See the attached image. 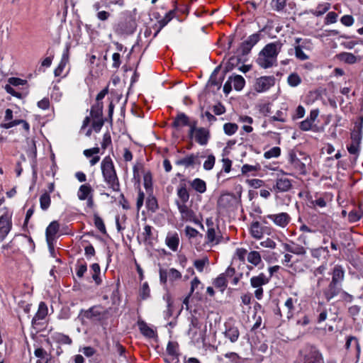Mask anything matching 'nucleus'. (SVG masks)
Returning a JSON list of instances; mask_svg holds the SVG:
<instances>
[{"instance_id": "1", "label": "nucleus", "mask_w": 363, "mask_h": 363, "mask_svg": "<svg viewBox=\"0 0 363 363\" xmlns=\"http://www.w3.org/2000/svg\"><path fill=\"white\" fill-rule=\"evenodd\" d=\"M282 46L283 43L279 40L267 44L258 55L256 60L258 65L264 69L276 65Z\"/></svg>"}, {"instance_id": "2", "label": "nucleus", "mask_w": 363, "mask_h": 363, "mask_svg": "<svg viewBox=\"0 0 363 363\" xmlns=\"http://www.w3.org/2000/svg\"><path fill=\"white\" fill-rule=\"evenodd\" d=\"M101 169L104 182L114 191H120V184L113 162L109 156L105 157L101 163Z\"/></svg>"}, {"instance_id": "3", "label": "nucleus", "mask_w": 363, "mask_h": 363, "mask_svg": "<svg viewBox=\"0 0 363 363\" xmlns=\"http://www.w3.org/2000/svg\"><path fill=\"white\" fill-rule=\"evenodd\" d=\"M295 363H325L323 355L314 345H306L298 352Z\"/></svg>"}, {"instance_id": "4", "label": "nucleus", "mask_w": 363, "mask_h": 363, "mask_svg": "<svg viewBox=\"0 0 363 363\" xmlns=\"http://www.w3.org/2000/svg\"><path fill=\"white\" fill-rule=\"evenodd\" d=\"M206 328H202L199 319L192 315L190 318V324L187 332L191 342L194 345H203L206 340Z\"/></svg>"}, {"instance_id": "5", "label": "nucleus", "mask_w": 363, "mask_h": 363, "mask_svg": "<svg viewBox=\"0 0 363 363\" xmlns=\"http://www.w3.org/2000/svg\"><path fill=\"white\" fill-rule=\"evenodd\" d=\"M106 316V311L100 305L94 306L87 310L82 309L78 315V319L84 323L86 320L92 322L101 321Z\"/></svg>"}, {"instance_id": "6", "label": "nucleus", "mask_w": 363, "mask_h": 363, "mask_svg": "<svg viewBox=\"0 0 363 363\" xmlns=\"http://www.w3.org/2000/svg\"><path fill=\"white\" fill-rule=\"evenodd\" d=\"M301 157H298L295 154H291L289 157V163L291 167L302 175L307 173L306 165L311 162V159L304 153L299 154Z\"/></svg>"}, {"instance_id": "7", "label": "nucleus", "mask_w": 363, "mask_h": 363, "mask_svg": "<svg viewBox=\"0 0 363 363\" xmlns=\"http://www.w3.org/2000/svg\"><path fill=\"white\" fill-rule=\"evenodd\" d=\"M0 242L4 241L12 228V213L4 207L0 210Z\"/></svg>"}, {"instance_id": "8", "label": "nucleus", "mask_w": 363, "mask_h": 363, "mask_svg": "<svg viewBox=\"0 0 363 363\" xmlns=\"http://www.w3.org/2000/svg\"><path fill=\"white\" fill-rule=\"evenodd\" d=\"M206 225L207 243L211 245H218L222 239L221 233L218 225L214 224L213 220L208 218L206 220Z\"/></svg>"}, {"instance_id": "9", "label": "nucleus", "mask_w": 363, "mask_h": 363, "mask_svg": "<svg viewBox=\"0 0 363 363\" xmlns=\"http://www.w3.org/2000/svg\"><path fill=\"white\" fill-rule=\"evenodd\" d=\"M269 281V277H267L264 273H260L257 276H253L250 278V285L255 289V296L257 299L261 300L262 298V286L266 285Z\"/></svg>"}, {"instance_id": "10", "label": "nucleus", "mask_w": 363, "mask_h": 363, "mask_svg": "<svg viewBox=\"0 0 363 363\" xmlns=\"http://www.w3.org/2000/svg\"><path fill=\"white\" fill-rule=\"evenodd\" d=\"M178 210L181 214V218L183 221L192 222L196 224L199 221L196 218L194 212L190 209L186 203H181L179 201H176Z\"/></svg>"}, {"instance_id": "11", "label": "nucleus", "mask_w": 363, "mask_h": 363, "mask_svg": "<svg viewBox=\"0 0 363 363\" xmlns=\"http://www.w3.org/2000/svg\"><path fill=\"white\" fill-rule=\"evenodd\" d=\"M275 83V78L273 76H264L257 78L254 84L255 90L262 93L269 89Z\"/></svg>"}, {"instance_id": "12", "label": "nucleus", "mask_w": 363, "mask_h": 363, "mask_svg": "<svg viewBox=\"0 0 363 363\" xmlns=\"http://www.w3.org/2000/svg\"><path fill=\"white\" fill-rule=\"evenodd\" d=\"M260 33H256L250 35L246 40L242 42L240 47V51L242 55H247L252 48L260 40Z\"/></svg>"}, {"instance_id": "13", "label": "nucleus", "mask_w": 363, "mask_h": 363, "mask_svg": "<svg viewBox=\"0 0 363 363\" xmlns=\"http://www.w3.org/2000/svg\"><path fill=\"white\" fill-rule=\"evenodd\" d=\"M264 218H268L272 220L274 225L281 228H284L291 221L290 216L285 212L276 213V214H269L264 217Z\"/></svg>"}, {"instance_id": "14", "label": "nucleus", "mask_w": 363, "mask_h": 363, "mask_svg": "<svg viewBox=\"0 0 363 363\" xmlns=\"http://www.w3.org/2000/svg\"><path fill=\"white\" fill-rule=\"evenodd\" d=\"M342 286L333 282L330 281L329 284L323 289V294L327 301H331L341 293Z\"/></svg>"}, {"instance_id": "15", "label": "nucleus", "mask_w": 363, "mask_h": 363, "mask_svg": "<svg viewBox=\"0 0 363 363\" xmlns=\"http://www.w3.org/2000/svg\"><path fill=\"white\" fill-rule=\"evenodd\" d=\"M225 330L223 333L225 337L229 339L232 343L237 342L240 336V332L238 327L232 325L229 323H225Z\"/></svg>"}, {"instance_id": "16", "label": "nucleus", "mask_w": 363, "mask_h": 363, "mask_svg": "<svg viewBox=\"0 0 363 363\" xmlns=\"http://www.w3.org/2000/svg\"><path fill=\"white\" fill-rule=\"evenodd\" d=\"M268 230L269 229L267 227H262L258 221L252 223L250 225L251 235L255 239H261L265 233L269 234Z\"/></svg>"}, {"instance_id": "17", "label": "nucleus", "mask_w": 363, "mask_h": 363, "mask_svg": "<svg viewBox=\"0 0 363 363\" xmlns=\"http://www.w3.org/2000/svg\"><path fill=\"white\" fill-rule=\"evenodd\" d=\"M332 279L331 281H333L340 286L342 285V282L345 278V269L344 268L339 264H336L332 271Z\"/></svg>"}, {"instance_id": "18", "label": "nucleus", "mask_w": 363, "mask_h": 363, "mask_svg": "<svg viewBox=\"0 0 363 363\" xmlns=\"http://www.w3.org/2000/svg\"><path fill=\"white\" fill-rule=\"evenodd\" d=\"M69 46L68 45H66L65 49L62 53L61 60L58 65V66L55 68L54 71V74L55 77H59L62 74L67 63L69 60Z\"/></svg>"}, {"instance_id": "19", "label": "nucleus", "mask_w": 363, "mask_h": 363, "mask_svg": "<svg viewBox=\"0 0 363 363\" xmlns=\"http://www.w3.org/2000/svg\"><path fill=\"white\" fill-rule=\"evenodd\" d=\"M195 140L201 145H206L208 143L209 138V133L204 128H199L196 132L194 134Z\"/></svg>"}, {"instance_id": "20", "label": "nucleus", "mask_w": 363, "mask_h": 363, "mask_svg": "<svg viewBox=\"0 0 363 363\" xmlns=\"http://www.w3.org/2000/svg\"><path fill=\"white\" fill-rule=\"evenodd\" d=\"M291 181L288 178H279L276 181L274 189L279 192H286L291 189Z\"/></svg>"}, {"instance_id": "21", "label": "nucleus", "mask_w": 363, "mask_h": 363, "mask_svg": "<svg viewBox=\"0 0 363 363\" xmlns=\"http://www.w3.org/2000/svg\"><path fill=\"white\" fill-rule=\"evenodd\" d=\"M48 315V307L44 302H40L38 306V310L32 319V325L38 324L40 320H43Z\"/></svg>"}, {"instance_id": "22", "label": "nucleus", "mask_w": 363, "mask_h": 363, "mask_svg": "<svg viewBox=\"0 0 363 363\" xmlns=\"http://www.w3.org/2000/svg\"><path fill=\"white\" fill-rule=\"evenodd\" d=\"M60 225L57 221H52L50 223V225L47 227L45 231L46 240L48 244H50V242L52 241L57 233L59 230Z\"/></svg>"}, {"instance_id": "23", "label": "nucleus", "mask_w": 363, "mask_h": 363, "mask_svg": "<svg viewBox=\"0 0 363 363\" xmlns=\"http://www.w3.org/2000/svg\"><path fill=\"white\" fill-rule=\"evenodd\" d=\"M187 124H189V118L185 113H179L174 118L172 126L179 130L184 126H186Z\"/></svg>"}, {"instance_id": "24", "label": "nucleus", "mask_w": 363, "mask_h": 363, "mask_svg": "<svg viewBox=\"0 0 363 363\" xmlns=\"http://www.w3.org/2000/svg\"><path fill=\"white\" fill-rule=\"evenodd\" d=\"M177 196L181 203H186L189 199V194L185 184H180L177 190Z\"/></svg>"}, {"instance_id": "25", "label": "nucleus", "mask_w": 363, "mask_h": 363, "mask_svg": "<svg viewBox=\"0 0 363 363\" xmlns=\"http://www.w3.org/2000/svg\"><path fill=\"white\" fill-rule=\"evenodd\" d=\"M179 243V238L177 233L168 235L166 238V245L172 251H177Z\"/></svg>"}, {"instance_id": "26", "label": "nucleus", "mask_w": 363, "mask_h": 363, "mask_svg": "<svg viewBox=\"0 0 363 363\" xmlns=\"http://www.w3.org/2000/svg\"><path fill=\"white\" fill-rule=\"evenodd\" d=\"M198 158V155L191 154L186 157L182 158L176 162L177 165L184 166L185 167H189L193 166Z\"/></svg>"}, {"instance_id": "27", "label": "nucleus", "mask_w": 363, "mask_h": 363, "mask_svg": "<svg viewBox=\"0 0 363 363\" xmlns=\"http://www.w3.org/2000/svg\"><path fill=\"white\" fill-rule=\"evenodd\" d=\"M53 341L62 345H71L72 339L67 335L60 333H55L51 335Z\"/></svg>"}, {"instance_id": "28", "label": "nucleus", "mask_w": 363, "mask_h": 363, "mask_svg": "<svg viewBox=\"0 0 363 363\" xmlns=\"http://www.w3.org/2000/svg\"><path fill=\"white\" fill-rule=\"evenodd\" d=\"M146 207L151 212H155L159 208L157 200L152 193L147 194Z\"/></svg>"}, {"instance_id": "29", "label": "nucleus", "mask_w": 363, "mask_h": 363, "mask_svg": "<svg viewBox=\"0 0 363 363\" xmlns=\"http://www.w3.org/2000/svg\"><path fill=\"white\" fill-rule=\"evenodd\" d=\"M233 87L236 91H241L245 84V80L241 75H234L230 77Z\"/></svg>"}, {"instance_id": "30", "label": "nucleus", "mask_w": 363, "mask_h": 363, "mask_svg": "<svg viewBox=\"0 0 363 363\" xmlns=\"http://www.w3.org/2000/svg\"><path fill=\"white\" fill-rule=\"evenodd\" d=\"M91 192V188L89 184H83L80 186L77 192V196L79 200L84 201L89 198Z\"/></svg>"}, {"instance_id": "31", "label": "nucleus", "mask_w": 363, "mask_h": 363, "mask_svg": "<svg viewBox=\"0 0 363 363\" xmlns=\"http://www.w3.org/2000/svg\"><path fill=\"white\" fill-rule=\"evenodd\" d=\"M191 186L195 191L201 194L204 193L206 191V182L199 178L194 179L191 182Z\"/></svg>"}, {"instance_id": "32", "label": "nucleus", "mask_w": 363, "mask_h": 363, "mask_svg": "<svg viewBox=\"0 0 363 363\" xmlns=\"http://www.w3.org/2000/svg\"><path fill=\"white\" fill-rule=\"evenodd\" d=\"M247 259L248 262L254 266H257L262 262L261 255L257 251L250 252L247 255Z\"/></svg>"}, {"instance_id": "33", "label": "nucleus", "mask_w": 363, "mask_h": 363, "mask_svg": "<svg viewBox=\"0 0 363 363\" xmlns=\"http://www.w3.org/2000/svg\"><path fill=\"white\" fill-rule=\"evenodd\" d=\"M163 299L167 303V310L164 311V316L166 318H168L172 315V300L170 294L168 292L163 296Z\"/></svg>"}, {"instance_id": "34", "label": "nucleus", "mask_w": 363, "mask_h": 363, "mask_svg": "<svg viewBox=\"0 0 363 363\" xmlns=\"http://www.w3.org/2000/svg\"><path fill=\"white\" fill-rule=\"evenodd\" d=\"M340 60L347 64H354L357 62V57L350 52H342L339 55Z\"/></svg>"}, {"instance_id": "35", "label": "nucleus", "mask_w": 363, "mask_h": 363, "mask_svg": "<svg viewBox=\"0 0 363 363\" xmlns=\"http://www.w3.org/2000/svg\"><path fill=\"white\" fill-rule=\"evenodd\" d=\"M301 78L297 73H291L287 78V82L291 87L298 86L301 83Z\"/></svg>"}, {"instance_id": "36", "label": "nucleus", "mask_w": 363, "mask_h": 363, "mask_svg": "<svg viewBox=\"0 0 363 363\" xmlns=\"http://www.w3.org/2000/svg\"><path fill=\"white\" fill-rule=\"evenodd\" d=\"M103 104L101 102H96L91 108V116L94 118H100L102 115Z\"/></svg>"}, {"instance_id": "37", "label": "nucleus", "mask_w": 363, "mask_h": 363, "mask_svg": "<svg viewBox=\"0 0 363 363\" xmlns=\"http://www.w3.org/2000/svg\"><path fill=\"white\" fill-rule=\"evenodd\" d=\"M281 155V149L279 147H273L270 150L266 151L264 153V157L265 159L277 158Z\"/></svg>"}, {"instance_id": "38", "label": "nucleus", "mask_w": 363, "mask_h": 363, "mask_svg": "<svg viewBox=\"0 0 363 363\" xmlns=\"http://www.w3.org/2000/svg\"><path fill=\"white\" fill-rule=\"evenodd\" d=\"M215 286L220 289L221 291H223L227 286V279L225 277V275L220 274L213 282Z\"/></svg>"}, {"instance_id": "39", "label": "nucleus", "mask_w": 363, "mask_h": 363, "mask_svg": "<svg viewBox=\"0 0 363 363\" xmlns=\"http://www.w3.org/2000/svg\"><path fill=\"white\" fill-rule=\"evenodd\" d=\"M144 187L147 194L152 193V175L150 172L145 174L143 177Z\"/></svg>"}, {"instance_id": "40", "label": "nucleus", "mask_w": 363, "mask_h": 363, "mask_svg": "<svg viewBox=\"0 0 363 363\" xmlns=\"http://www.w3.org/2000/svg\"><path fill=\"white\" fill-rule=\"evenodd\" d=\"M140 332L142 334L149 338L154 337L155 334V331L150 328L148 325H147L145 323H142L139 325Z\"/></svg>"}, {"instance_id": "41", "label": "nucleus", "mask_w": 363, "mask_h": 363, "mask_svg": "<svg viewBox=\"0 0 363 363\" xmlns=\"http://www.w3.org/2000/svg\"><path fill=\"white\" fill-rule=\"evenodd\" d=\"M50 202H51L50 196L48 193H44L43 194H42L40 196V208L43 211H45L49 208V206L50 205Z\"/></svg>"}, {"instance_id": "42", "label": "nucleus", "mask_w": 363, "mask_h": 363, "mask_svg": "<svg viewBox=\"0 0 363 363\" xmlns=\"http://www.w3.org/2000/svg\"><path fill=\"white\" fill-rule=\"evenodd\" d=\"M284 307L287 309L286 318L288 319L293 316V311L294 310V301L292 298H288L284 303Z\"/></svg>"}, {"instance_id": "43", "label": "nucleus", "mask_w": 363, "mask_h": 363, "mask_svg": "<svg viewBox=\"0 0 363 363\" xmlns=\"http://www.w3.org/2000/svg\"><path fill=\"white\" fill-rule=\"evenodd\" d=\"M362 216L363 211L359 208L358 210L350 211L348 215V219L350 222L354 223L358 221Z\"/></svg>"}, {"instance_id": "44", "label": "nucleus", "mask_w": 363, "mask_h": 363, "mask_svg": "<svg viewBox=\"0 0 363 363\" xmlns=\"http://www.w3.org/2000/svg\"><path fill=\"white\" fill-rule=\"evenodd\" d=\"M238 125L233 123H226L223 125V130L228 135H232L236 133Z\"/></svg>"}, {"instance_id": "45", "label": "nucleus", "mask_w": 363, "mask_h": 363, "mask_svg": "<svg viewBox=\"0 0 363 363\" xmlns=\"http://www.w3.org/2000/svg\"><path fill=\"white\" fill-rule=\"evenodd\" d=\"M94 225L96 228L102 233L105 234L106 233V227L104 223L102 218L99 216L97 214L94 215Z\"/></svg>"}, {"instance_id": "46", "label": "nucleus", "mask_w": 363, "mask_h": 363, "mask_svg": "<svg viewBox=\"0 0 363 363\" xmlns=\"http://www.w3.org/2000/svg\"><path fill=\"white\" fill-rule=\"evenodd\" d=\"M330 8V4L329 3H324L322 4H319L317 6L316 10L313 12V13L316 16H320L326 13Z\"/></svg>"}, {"instance_id": "47", "label": "nucleus", "mask_w": 363, "mask_h": 363, "mask_svg": "<svg viewBox=\"0 0 363 363\" xmlns=\"http://www.w3.org/2000/svg\"><path fill=\"white\" fill-rule=\"evenodd\" d=\"M208 264V259L207 257H204L202 259H196L194 262V266L199 272L203 271L204 267Z\"/></svg>"}, {"instance_id": "48", "label": "nucleus", "mask_w": 363, "mask_h": 363, "mask_svg": "<svg viewBox=\"0 0 363 363\" xmlns=\"http://www.w3.org/2000/svg\"><path fill=\"white\" fill-rule=\"evenodd\" d=\"M219 69H220V67L218 66L214 69V71L211 74L210 79H209V83L211 85L217 86L218 88L221 86V83L223 79V78H222L221 79H219V80L216 79V75H217Z\"/></svg>"}, {"instance_id": "49", "label": "nucleus", "mask_w": 363, "mask_h": 363, "mask_svg": "<svg viewBox=\"0 0 363 363\" xmlns=\"http://www.w3.org/2000/svg\"><path fill=\"white\" fill-rule=\"evenodd\" d=\"M294 53L297 59L300 60H306L309 59V56L306 55L299 46H294Z\"/></svg>"}, {"instance_id": "50", "label": "nucleus", "mask_w": 363, "mask_h": 363, "mask_svg": "<svg viewBox=\"0 0 363 363\" xmlns=\"http://www.w3.org/2000/svg\"><path fill=\"white\" fill-rule=\"evenodd\" d=\"M216 162V158L213 155H210L207 157V159L203 163V168L206 170H211L213 169Z\"/></svg>"}, {"instance_id": "51", "label": "nucleus", "mask_w": 363, "mask_h": 363, "mask_svg": "<svg viewBox=\"0 0 363 363\" xmlns=\"http://www.w3.org/2000/svg\"><path fill=\"white\" fill-rule=\"evenodd\" d=\"M169 279L171 281L179 279L182 277V274L176 269L171 268L168 271Z\"/></svg>"}, {"instance_id": "52", "label": "nucleus", "mask_w": 363, "mask_h": 363, "mask_svg": "<svg viewBox=\"0 0 363 363\" xmlns=\"http://www.w3.org/2000/svg\"><path fill=\"white\" fill-rule=\"evenodd\" d=\"M315 206H318L320 208H324L326 206V201L322 197H320L315 200L310 201L309 207L315 208Z\"/></svg>"}, {"instance_id": "53", "label": "nucleus", "mask_w": 363, "mask_h": 363, "mask_svg": "<svg viewBox=\"0 0 363 363\" xmlns=\"http://www.w3.org/2000/svg\"><path fill=\"white\" fill-rule=\"evenodd\" d=\"M224 357L228 359L230 363H240V357L236 352H227L224 354Z\"/></svg>"}, {"instance_id": "54", "label": "nucleus", "mask_w": 363, "mask_h": 363, "mask_svg": "<svg viewBox=\"0 0 363 363\" xmlns=\"http://www.w3.org/2000/svg\"><path fill=\"white\" fill-rule=\"evenodd\" d=\"M141 236L145 242H147L152 236V227L149 225H146L144 227L143 232L142 233Z\"/></svg>"}, {"instance_id": "55", "label": "nucleus", "mask_w": 363, "mask_h": 363, "mask_svg": "<svg viewBox=\"0 0 363 363\" xmlns=\"http://www.w3.org/2000/svg\"><path fill=\"white\" fill-rule=\"evenodd\" d=\"M286 3V0H272V6L274 10L279 11L284 9Z\"/></svg>"}, {"instance_id": "56", "label": "nucleus", "mask_w": 363, "mask_h": 363, "mask_svg": "<svg viewBox=\"0 0 363 363\" xmlns=\"http://www.w3.org/2000/svg\"><path fill=\"white\" fill-rule=\"evenodd\" d=\"M340 22L345 26L350 27L354 24V19L351 15H344L340 18Z\"/></svg>"}, {"instance_id": "57", "label": "nucleus", "mask_w": 363, "mask_h": 363, "mask_svg": "<svg viewBox=\"0 0 363 363\" xmlns=\"http://www.w3.org/2000/svg\"><path fill=\"white\" fill-rule=\"evenodd\" d=\"M167 352L172 356L177 355V344L173 342H169L167 346Z\"/></svg>"}, {"instance_id": "58", "label": "nucleus", "mask_w": 363, "mask_h": 363, "mask_svg": "<svg viewBox=\"0 0 363 363\" xmlns=\"http://www.w3.org/2000/svg\"><path fill=\"white\" fill-rule=\"evenodd\" d=\"M337 14L335 12L330 11L328 13L325 19V24H332L337 22Z\"/></svg>"}, {"instance_id": "59", "label": "nucleus", "mask_w": 363, "mask_h": 363, "mask_svg": "<svg viewBox=\"0 0 363 363\" xmlns=\"http://www.w3.org/2000/svg\"><path fill=\"white\" fill-rule=\"evenodd\" d=\"M347 150L350 154L357 156L359 152V144L351 142L347 146Z\"/></svg>"}, {"instance_id": "60", "label": "nucleus", "mask_w": 363, "mask_h": 363, "mask_svg": "<svg viewBox=\"0 0 363 363\" xmlns=\"http://www.w3.org/2000/svg\"><path fill=\"white\" fill-rule=\"evenodd\" d=\"M185 233L189 238L196 237L198 235L202 237L201 234H199V231L191 226H186L185 228Z\"/></svg>"}, {"instance_id": "61", "label": "nucleus", "mask_w": 363, "mask_h": 363, "mask_svg": "<svg viewBox=\"0 0 363 363\" xmlns=\"http://www.w3.org/2000/svg\"><path fill=\"white\" fill-rule=\"evenodd\" d=\"M259 169V166L257 165H250V164H244L242 167L241 171L242 173L245 174L250 172H255Z\"/></svg>"}, {"instance_id": "62", "label": "nucleus", "mask_w": 363, "mask_h": 363, "mask_svg": "<svg viewBox=\"0 0 363 363\" xmlns=\"http://www.w3.org/2000/svg\"><path fill=\"white\" fill-rule=\"evenodd\" d=\"M313 125V123H312L308 118H306V119L301 122L300 128L303 131H308L311 129Z\"/></svg>"}, {"instance_id": "63", "label": "nucleus", "mask_w": 363, "mask_h": 363, "mask_svg": "<svg viewBox=\"0 0 363 363\" xmlns=\"http://www.w3.org/2000/svg\"><path fill=\"white\" fill-rule=\"evenodd\" d=\"M140 296L143 299H146L150 296V289L147 283H144L140 289Z\"/></svg>"}, {"instance_id": "64", "label": "nucleus", "mask_w": 363, "mask_h": 363, "mask_svg": "<svg viewBox=\"0 0 363 363\" xmlns=\"http://www.w3.org/2000/svg\"><path fill=\"white\" fill-rule=\"evenodd\" d=\"M248 184L255 189L261 187L264 184V182L259 179H252L247 180Z\"/></svg>"}]
</instances>
